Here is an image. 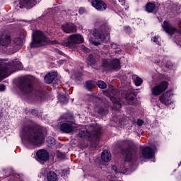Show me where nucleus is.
I'll return each instance as SVG.
<instances>
[{
    "mask_svg": "<svg viewBox=\"0 0 181 181\" xmlns=\"http://www.w3.org/2000/svg\"><path fill=\"white\" fill-rule=\"evenodd\" d=\"M20 136L23 142H26L27 148L31 146H37L45 142V136L43 135V127L36 125L33 127L29 126L25 127L20 132Z\"/></svg>",
    "mask_w": 181,
    "mask_h": 181,
    "instance_id": "f257e3e1",
    "label": "nucleus"
},
{
    "mask_svg": "<svg viewBox=\"0 0 181 181\" xmlns=\"http://www.w3.org/2000/svg\"><path fill=\"white\" fill-rule=\"evenodd\" d=\"M22 69V63L19 59H16L8 62V64L0 63V77H8L11 73H13L16 70Z\"/></svg>",
    "mask_w": 181,
    "mask_h": 181,
    "instance_id": "f03ea898",
    "label": "nucleus"
},
{
    "mask_svg": "<svg viewBox=\"0 0 181 181\" xmlns=\"http://www.w3.org/2000/svg\"><path fill=\"white\" fill-rule=\"evenodd\" d=\"M101 126L95 124L93 129H89L86 130H80L78 135L82 139H88L91 141H97L100 138V135L103 134L101 132Z\"/></svg>",
    "mask_w": 181,
    "mask_h": 181,
    "instance_id": "7ed1b4c3",
    "label": "nucleus"
},
{
    "mask_svg": "<svg viewBox=\"0 0 181 181\" xmlns=\"http://www.w3.org/2000/svg\"><path fill=\"white\" fill-rule=\"evenodd\" d=\"M121 146L124 148H127V149L122 150V155H124L126 160L130 162L135 156V151L132 149L134 146V141L132 140H123L120 141Z\"/></svg>",
    "mask_w": 181,
    "mask_h": 181,
    "instance_id": "20e7f679",
    "label": "nucleus"
},
{
    "mask_svg": "<svg viewBox=\"0 0 181 181\" xmlns=\"http://www.w3.org/2000/svg\"><path fill=\"white\" fill-rule=\"evenodd\" d=\"M47 42V38L40 30H36L33 33V41L30 44L31 47H40L45 46Z\"/></svg>",
    "mask_w": 181,
    "mask_h": 181,
    "instance_id": "39448f33",
    "label": "nucleus"
},
{
    "mask_svg": "<svg viewBox=\"0 0 181 181\" xmlns=\"http://www.w3.org/2000/svg\"><path fill=\"white\" fill-rule=\"evenodd\" d=\"M84 42V38L80 34L71 35L68 37L67 40L62 43V46L69 47V49H74L76 46Z\"/></svg>",
    "mask_w": 181,
    "mask_h": 181,
    "instance_id": "423d86ee",
    "label": "nucleus"
},
{
    "mask_svg": "<svg viewBox=\"0 0 181 181\" xmlns=\"http://www.w3.org/2000/svg\"><path fill=\"white\" fill-rule=\"evenodd\" d=\"M18 88L26 95H30L32 91L35 90V87H33V84L32 83V81H30V78L28 77H23L20 80Z\"/></svg>",
    "mask_w": 181,
    "mask_h": 181,
    "instance_id": "0eeeda50",
    "label": "nucleus"
},
{
    "mask_svg": "<svg viewBox=\"0 0 181 181\" xmlns=\"http://www.w3.org/2000/svg\"><path fill=\"white\" fill-rule=\"evenodd\" d=\"M168 82L163 81L158 84H156L153 88H151L152 95H160L162 93L166 91L168 89Z\"/></svg>",
    "mask_w": 181,
    "mask_h": 181,
    "instance_id": "6e6552de",
    "label": "nucleus"
},
{
    "mask_svg": "<svg viewBox=\"0 0 181 181\" xmlns=\"http://www.w3.org/2000/svg\"><path fill=\"white\" fill-rule=\"evenodd\" d=\"M102 65L105 69H113L114 70L121 69V62L118 59H112L111 61L104 59Z\"/></svg>",
    "mask_w": 181,
    "mask_h": 181,
    "instance_id": "1a4fd4ad",
    "label": "nucleus"
},
{
    "mask_svg": "<svg viewBox=\"0 0 181 181\" xmlns=\"http://www.w3.org/2000/svg\"><path fill=\"white\" fill-rule=\"evenodd\" d=\"M59 129L63 134H71L76 129V123L74 122H64L60 125Z\"/></svg>",
    "mask_w": 181,
    "mask_h": 181,
    "instance_id": "9d476101",
    "label": "nucleus"
},
{
    "mask_svg": "<svg viewBox=\"0 0 181 181\" xmlns=\"http://www.w3.org/2000/svg\"><path fill=\"white\" fill-rule=\"evenodd\" d=\"M90 4L99 12H104L107 10V4L103 0H91Z\"/></svg>",
    "mask_w": 181,
    "mask_h": 181,
    "instance_id": "9b49d317",
    "label": "nucleus"
},
{
    "mask_svg": "<svg viewBox=\"0 0 181 181\" xmlns=\"http://www.w3.org/2000/svg\"><path fill=\"white\" fill-rule=\"evenodd\" d=\"M11 35L6 33H1L0 34V46L6 49L11 45Z\"/></svg>",
    "mask_w": 181,
    "mask_h": 181,
    "instance_id": "f8f14e48",
    "label": "nucleus"
},
{
    "mask_svg": "<svg viewBox=\"0 0 181 181\" xmlns=\"http://www.w3.org/2000/svg\"><path fill=\"white\" fill-rule=\"evenodd\" d=\"M173 97V94H172V92L167 91L160 96V102L164 104V105H170V104H172Z\"/></svg>",
    "mask_w": 181,
    "mask_h": 181,
    "instance_id": "ddd939ff",
    "label": "nucleus"
},
{
    "mask_svg": "<svg viewBox=\"0 0 181 181\" xmlns=\"http://www.w3.org/2000/svg\"><path fill=\"white\" fill-rule=\"evenodd\" d=\"M162 28L164 29L166 33H168V35H175V33L177 32V29H176V28H175L172 24L166 21L163 22Z\"/></svg>",
    "mask_w": 181,
    "mask_h": 181,
    "instance_id": "4468645a",
    "label": "nucleus"
},
{
    "mask_svg": "<svg viewBox=\"0 0 181 181\" xmlns=\"http://www.w3.org/2000/svg\"><path fill=\"white\" fill-rule=\"evenodd\" d=\"M141 153L146 159H152L155 155V151L152 148L146 146L141 149Z\"/></svg>",
    "mask_w": 181,
    "mask_h": 181,
    "instance_id": "2eb2a0df",
    "label": "nucleus"
},
{
    "mask_svg": "<svg viewBox=\"0 0 181 181\" xmlns=\"http://www.w3.org/2000/svg\"><path fill=\"white\" fill-rule=\"evenodd\" d=\"M19 8H33L36 4H37V0H20Z\"/></svg>",
    "mask_w": 181,
    "mask_h": 181,
    "instance_id": "dca6fc26",
    "label": "nucleus"
},
{
    "mask_svg": "<svg viewBox=\"0 0 181 181\" xmlns=\"http://www.w3.org/2000/svg\"><path fill=\"white\" fill-rule=\"evenodd\" d=\"M21 46H22V40L21 38L14 39L12 47L8 48L9 53H16V52L21 49Z\"/></svg>",
    "mask_w": 181,
    "mask_h": 181,
    "instance_id": "f3484780",
    "label": "nucleus"
},
{
    "mask_svg": "<svg viewBox=\"0 0 181 181\" xmlns=\"http://www.w3.org/2000/svg\"><path fill=\"white\" fill-rule=\"evenodd\" d=\"M36 155L39 162L41 163L49 159V153H47L45 150H39Z\"/></svg>",
    "mask_w": 181,
    "mask_h": 181,
    "instance_id": "a211bd4d",
    "label": "nucleus"
},
{
    "mask_svg": "<svg viewBox=\"0 0 181 181\" xmlns=\"http://www.w3.org/2000/svg\"><path fill=\"white\" fill-rule=\"evenodd\" d=\"M62 29L65 33H74L76 30V25L73 23H65L62 25Z\"/></svg>",
    "mask_w": 181,
    "mask_h": 181,
    "instance_id": "6ab92c4d",
    "label": "nucleus"
},
{
    "mask_svg": "<svg viewBox=\"0 0 181 181\" xmlns=\"http://www.w3.org/2000/svg\"><path fill=\"white\" fill-rule=\"evenodd\" d=\"M56 76H57L56 72L49 73L45 77V82L47 84H52V83H53V80L56 78Z\"/></svg>",
    "mask_w": 181,
    "mask_h": 181,
    "instance_id": "aec40b11",
    "label": "nucleus"
},
{
    "mask_svg": "<svg viewBox=\"0 0 181 181\" xmlns=\"http://www.w3.org/2000/svg\"><path fill=\"white\" fill-rule=\"evenodd\" d=\"M125 99L127 104H129L130 105L135 104V94L134 93H129L127 95H126Z\"/></svg>",
    "mask_w": 181,
    "mask_h": 181,
    "instance_id": "412c9836",
    "label": "nucleus"
},
{
    "mask_svg": "<svg viewBox=\"0 0 181 181\" xmlns=\"http://www.w3.org/2000/svg\"><path fill=\"white\" fill-rule=\"evenodd\" d=\"M101 159L103 162H110L111 160V153L107 150L103 151L101 155Z\"/></svg>",
    "mask_w": 181,
    "mask_h": 181,
    "instance_id": "4be33fe9",
    "label": "nucleus"
},
{
    "mask_svg": "<svg viewBox=\"0 0 181 181\" xmlns=\"http://www.w3.org/2000/svg\"><path fill=\"white\" fill-rule=\"evenodd\" d=\"M93 36L95 37V39H98V40H100L103 41L104 39H105L104 33H103L102 31L99 30H95L93 31Z\"/></svg>",
    "mask_w": 181,
    "mask_h": 181,
    "instance_id": "5701e85b",
    "label": "nucleus"
},
{
    "mask_svg": "<svg viewBox=\"0 0 181 181\" xmlns=\"http://www.w3.org/2000/svg\"><path fill=\"white\" fill-rule=\"evenodd\" d=\"M47 181H57V175L53 171H49L47 175Z\"/></svg>",
    "mask_w": 181,
    "mask_h": 181,
    "instance_id": "b1692460",
    "label": "nucleus"
},
{
    "mask_svg": "<svg viewBox=\"0 0 181 181\" xmlns=\"http://www.w3.org/2000/svg\"><path fill=\"white\" fill-rule=\"evenodd\" d=\"M110 100L113 103V108L115 110H119L122 107V105L115 98L110 97Z\"/></svg>",
    "mask_w": 181,
    "mask_h": 181,
    "instance_id": "393cba45",
    "label": "nucleus"
},
{
    "mask_svg": "<svg viewBox=\"0 0 181 181\" xmlns=\"http://www.w3.org/2000/svg\"><path fill=\"white\" fill-rule=\"evenodd\" d=\"M110 47L115 49V53H116V54L121 53V47L119 45L115 43H111Z\"/></svg>",
    "mask_w": 181,
    "mask_h": 181,
    "instance_id": "a878e982",
    "label": "nucleus"
},
{
    "mask_svg": "<svg viewBox=\"0 0 181 181\" xmlns=\"http://www.w3.org/2000/svg\"><path fill=\"white\" fill-rule=\"evenodd\" d=\"M155 4L152 3L147 4L146 6V12H148V13H151V12H153L155 11Z\"/></svg>",
    "mask_w": 181,
    "mask_h": 181,
    "instance_id": "bb28decb",
    "label": "nucleus"
},
{
    "mask_svg": "<svg viewBox=\"0 0 181 181\" xmlns=\"http://www.w3.org/2000/svg\"><path fill=\"white\" fill-rule=\"evenodd\" d=\"M33 98L34 100H37V101H42V98H43V93L40 91L35 92V94L33 95Z\"/></svg>",
    "mask_w": 181,
    "mask_h": 181,
    "instance_id": "cd10ccee",
    "label": "nucleus"
},
{
    "mask_svg": "<svg viewBox=\"0 0 181 181\" xmlns=\"http://www.w3.org/2000/svg\"><path fill=\"white\" fill-rule=\"evenodd\" d=\"M132 78L134 81V84L137 87H139V86H141V84H142V83H143L142 78H141L140 77H138L136 76H133Z\"/></svg>",
    "mask_w": 181,
    "mask_h": 181,
    "instance_id": "c85d7f7f",
    "label": "nucleus"
},
{
    "mask_svg": "<svg viewBox=\"0 0 181 181\" xmlns=\"http://www.w3.org/2000/svg\"><path fill=\"white\" fill-rule=\"evenodd\" d=\"M86 88L88 91H91L92 88H94V82L93 81H88L86 83Z\"/></svg>",
    "mask_w": 181,
    "mask_h": 181,
    "instance_id": "c756f323",
    "label": "nucleus"
},
{
    "mask_svg": "<svg viewBox=\"0 0 181 181\" xmlns=\"http://www.w3.org/2000/svg\"><path fill=\"white\" fill-rule=\"evenodd\" d=\"M47 142L48 144V146H53L56 144V141L53 137H48Z\"/></svg>",
    "mask_w": 181,
    "mask_h": 181,
    "instance_id": "7c9ffc66",
    "label": "nucleus"
},
{
    "mask_svg": "<svg viewBox=\"0 0 181 181\" xmlns=\"http://www.w3.org/2000/svg\"><path fill=\"white\" fill-rule=\"evenodd\" d=\"M98 87H99V88H107V83H105V82L103 81H99L97 83Z\"/></svg>",
    "mask_w": 181,
    "mask_h": 181,
    "instance_id": "2f4dec72",
    "label": "nucleus"
},
{
    "mask_svg": "<svg viewBox=\"0 0 181 181\" xmlns=\"http://www.w3.org/2000/svg\"><path fill=\"white\" fill-rule=\"evenodd\" d=\"M59 100L62 104H67L69 102V98H67L66 96H61L59 98Z\"/></svg>",
    "mask_w": 181,
    "mask_h": 181,
    "instance_id": "473e14b6",
    "label": "nucleus"
},
{
    "mask_svg": "<svg viewBox=\"0 0 181 181\" xmlns=\"http://www.w3.org/2000/svg\"><path fill=\"white\" fill-rule=\"evenodd\" d=\"M108 112V109H104V108H100L99 109V114H101L102 115H105Z\"/></svg>",
    "mask_w": 181,
    "mask_h": 181,
    "instance_id": "72a5a7b5",
    "label": "nucleus"
},
{
    "mask_svg": "<svg viewBox=\"0 0 181 181\" xmlns=\"http://www.w3.org/2000/svg\"><path fill=\"white\" fill-rule=\"evenodd\" d=\"M57 156L61 159H64V158H66V155L60 151H57Z\"/></svg>",
    "mask_w": 181,
    "mask_h": 181,
    "instance_id": "f704fd0d",
    "label": "nucleus"
},
{
    "mask_svg": "<svg viewBox=\"0 0 181 181\" xmlns=\"http://www.w3.org/2000/svg\"><path fill=\"white\" fill-rule=\"evenodd\" d=\"M81 49L84 53H88L90 52V49L84 45H81Z\"/></svg>",
    "mask_w": 181,
    "mask_h": 181,
    "instance_id": "c9c22d12",
    "label": "nucleus"
},
{
    "mask_svg": "<svg viewBox=\"0 0 181 181\" xmlns=\"http://www.w3.org/2000/svg\"><path fill=\"white\" fill-rule=\"evenodd\" d=\"M152 42L154 43H156L157 45H159V38L158 37H153L151 38Z\"/></svg>",
    "mask_w": 181,
    "mask_h": 181,
    "instance_id": "e433bc0d",
    "label": "nucleus"
},
{
    "mask_svg": "<svg viewBox=\"0 0 181 181\" xmlns=\"http://www.w3.org/2000/svg\"><path fill=\"white\" fill-rule=\"evenodd\" d=\"M88 62H90V63L91 64H93V63H94V62H95V60L94 59V58L93 57V54H90L88 57Z\"/></svg>",
    "mask_w": 181,
    "mask_h": 181,
    "instance_id": "4c0bfd02",
    "label": "nucleus"
},
{
    "mask_svg": "<svg viewBox=\"0 0 181 181\" xmlns=\"http://www.w3.org/2000/svg\"><path fill=\"white\" fill-rule=\"evenodd\" d=\"M86 12V8H83V7H81L78 10V13H80V15H83Z\"/></svg>",
    "mask_w": 181,
    "mask_h": 181,
    "instance_id": "58836bf2",
    "label": "nucleus"
},
{
    "mask_svg": "<svg viewBox=\"0 0 181 181\" xmlns=\"http://www.w3.org/2000/svg\"><path fill=\"white\" fill-rule=\"evenodd\" d=\"M165 66L167 69H172V67H173V64H172L171 62H167Z\"/></svg>",
    "mask_w": 181,
    "mask_h": 181,
    "instance_id": "ea45409f",
    "label": "nucleus"
},
{
    "mask_svg": "<svg viewBox=\"0 0 181 181\" xmlns=\"http://www.w3.org/2000/svg\"><path fill=\"white\" fill-rule=\"evenodd\" d=\"M144 124V120L142 119H139L137 121V125H139V127H141V125H142Z\"/></svg>",
    "mask_w": 181,
    "mask_h": 181,
    "instance_id": "a19ab883",
    "label": "nucleus"
},
{
    "mask_svg": "<svg viewBox=\"0 0 181 181\" xmlns=\"http://www.w3.org/2000/svg\"><path fill=\"white\" fill-rule=\"evenodd\" d=\"M5 86L4 85H0V91H5Z\"/></svg>",
    "mask_w": 181,
    "mask_h": 181,
    "instance_id": "79ce46f5",
    "label": "nucleus"
},
{
    "mask_svg": "<svg viewBox=\"0 0 181 181\" xmlns=\"http://www.w3.org/2000/svg\"><path fill=\"white\" fill-rule=\"evenodd\" d=\"M31 114H33V115H37V111L36 110H33Z\"/></svg>",
    "mask_w": 181,
    "mask_h": 181,
    "instance_id": "37998d69",
    "label": "nucleus"
},
{
    "mask_svg": "<svg viewBox=\"0 0 181 181\" xmlns=\"http://www.w3.org/2000/svg\"><path fill=\"white\" fill-rule=\"evenodd\" d=\"M111 93L112 95H115L117 94V89H112Z\"/></svg>",
    "mask_w": 181,
    "mask_h": 181,
    "instance_id": "c03bdc74",
    "label": "nucleus"
},
{
    "mask_svg": "<svg viewBox=\"0 0 181 181\" xmlns=\"http://www.w3.org/2000/svg\"><path fill=\"white\" fill-rule=\"evenodd\" d=\"M92 44L94 45L95 46H98V45H100L99 42H95V41L92 42Z\"/></svg>",
    "mask_w": 181,
    "mask_h": 181,
    "instance_id": "a18cd8bd",
    "label": "nucleus"
},
{
    "mask_svg": "<svg viewBox=\"0 0 181 181\" xmlns=\"http://www.w3.org/2000/svg\"><path fill=\"white\" fill-rule=\"evenodd\" d=\"M104 95H107V97H111V93H107V91L103 93Z\"/></svg>",
    "mask_w": 181,
    "mask_h": 181,
    "instance_id": "49530a36",
    "label": "nucleus"
},
{
    "mask_svg": "<svg viewBox=\"0 0 181 181\" xmlns=\"http://www.w3.org/2000/svg\"><path fill=\"white\" fill-rule=\"evenodd\" d=\"M52 45H59V42H57V40H53L52 41Z\"/></svg>",
    "mask_w": 181,
    "mask_h": 181,
    "instance_id": "de8ad7c7",
    "label": "nucleus"
},
{
    "mask_svg": "<svg viewBox=\"0 0 181 181\" xmlns=\"http://www.w3.org/2000/svg\"><path fill=\"white\" fill-rule=\"evenodd\" d=\"M58 54H61L62 56H63L64 53L62 51H58Z\"/></svg>",
    "mask_w": 181,
    "mask_h": 181,
    "instance_id": "09e8293b",
    "label": "nucleus"
},
{
    "mask_svg": "<svg viewBox=\"0 0 181 181\" xmlns=\"http://www.w3.org/2000/svg\"><path fill=\"white\" fill-rule=\"evenodd\" d=\"M119 2H122V4H125V1L124 0H119Z\"/></svg>",
    "mask_w": 181,
    "mask_h": 181,
    "instance_id": "8fccbe9b",
    "label": "nucleus"
},
{
    "mask_svg": "<svg viewBox=\"0 0 181 181\" xmlns=\"http://www.w3.org/2000/svg\"><path fill=\"white\" fill-rule=\"evenodd\" d=\"M156 63H160V59L156 62Z\"/></svg>",
    "mask_w": 181,
    "mask_h": 181,
    "instance_id": "3c124183",
    "label": "nucleus"
},
{
    "mask_svg": "<svg viewBox=\"0 0 181 181\" xmlns=\"http://www.w3.org/2000/svg\"><path fill=\"white\" fill-rule=\"evenodd\" d=\"M115 173H118V170H115Z\"/></svg>",
    "mask_w": 181,
    "mask_h": 181,
    "instance_id": "603ef678",
    "label": "nucleus"
},
{
    "mask_svg": "<svg viewBox=\"0 0 181 181\" xmlns=\"http://www.w3.org/2000/svg\"><path fill=\"white\" fill-rule=\"evenodd\" d=\"M120 173H124V172H122V171H120Z\"/></svg>",
    "mask_w": 181,
    "mask_h": 181,
    "instance_id": "864d4df0",
    "label": "nucleus"
},
{
    "mask_svg": "<svg viewBox=\"0 0 181 181\" xmlns=\"http://www.w3.org/2000/svg\"><path fill=\"white\" fill-rule=\"evenodd\" d=\"M88 2H90V0H88Z\"/></svg>",
    "mask_w": 181,
    "mask_h": 181,
    "instance_id": "5fc2aeb1",
    "label": "nucleus"
}]
</instances>
